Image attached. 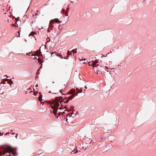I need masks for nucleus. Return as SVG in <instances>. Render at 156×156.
Listing matches in <instances>:
<instances>
[{
  "label": "nucleus",
  "mask_w": 156,
  "mask_h": 156,
  "mask_svg": "<svg viewBox=\"0 0 156 156\" xmlns=\"http://www.w3.org/2000/svg\"><path fill=\"white\" fill-rule=\"evenodd\" d=\"M54 20L56 23H60L61 22V21L58 19H55Z\"/></svg>",
  "instance_id": "423d86ee"
},
{
  "label": "nucleus",
  "mask_w": 156,
  "mask_h": 156,
  "mask_svg": "<svg viewBox=\"0 0 156 156\" xmlns=\"http://www.w3.org/2000/svg\"><path fill=\"white\" fill-rule=\"evenodd\" d=\"M36 34V32H34L33 31H32L31 32V33L29 35V36H33V35L34 34Z\"/></svg>",
  "instance_id": "9d476101"
},
{
  "label": "nucleus",
  "mask_w": 156,
  "mask_h": 156,
  "mask_svg": "<svg viewBox=\"0 0 156 156\" xmlns=\"http://www.w3.org/2000/svg\"><path fill=\"white\" fill-rule=\"evenodd\" d=\"M71 51L73 52L74 53H76L77 52L76 51H74V50H72Z\"/></svg>",
  "instance_id": "2eb2a0df"
},
{
  "label": "nucleus",
  "mask_w": 156,
  "mask_h": 156,
  "mask_svg": "<svg viewBox=\"0 0 156 156\" xmlns=\"http://www.w3.org/2000/svg\"><path fill=\"white\" fill-rule=\"evenodd\" d=\"M15 134V133H12V134H13V135L14 134Z\"/></svg>",
  "instance_id": "cd10ccee"
},
{
  "label": "nucleus",
  "mask_w": 156,
  "mask_h": 156,
  "mask_svg": "<svg viewBox=\"0 0 156 156\" xmlns=\"http://www.w3.org/2000/svg\"><path fill=\"white\" fill-rule=\"evenodd\" d=\"M6 76V77H8V76Z\"/></svg>",
  "instance_id": "72a5a7b5"
},
{
  "label": "nucleus",
  "mask_w": 156,
  "mask_h": 156,
  "mask_svg": "<svg viewBox=\"0 0 156 156\" xmlns=\"http://www.w3.org/2000/svg\"><path fill=\"white\" fill-rule=\"evenodd\" d=\"M82 60H84V61H86L87 62V61L86 59H83Z\"/></svg>",
  "instance_id": "aec40b11"
},
{
  "label": "nucleus",
  "mask_w": 156,
  "mask_h": 156,
  "mask_svg": "<svg viewBox=\"0 0 156 156\" xmlns=\"http://www.w3.org/2000/svg\"><path fill=\"white\" fill-rule=\"evenodd\" d=\"M63 13L64 15H66V16H67L68 15V12H67L66 11H63Z\"/></svg>",
  "instance_id": "0eeeda50"
},
{
  "label": "nucleus",
  "mask_w": 156,
  "mask_h": 156,
  "mask_svg": "<svg viewBox=\"0 0 156 156\" xmlns=\"http://www.w3.org/2000/svg\"><path fill=\"white\" fill-rule=\"evenodd\" d=\"M47 41H50V39L49 38H48L47 39Z\"/></svg>",
  "instance_id": "f3484780"
},
{
  "label": "nucleus",
  "mask_w": 156,
  "mask_h": 156,
  "mask_svg": "<svg viewBox=\"0 0 156 156\" xmlns=\"http://www.w3.org/2000/svg\"><path fill=\"white\" fill-rule=\"evenodd\" d=\"M42 97V95H40V96L38 97V99L39 101H41Z\"/></svg>",
  "instance_id": "9b49d317"
},
{
  "label": "nucleus",
  "mask_w": 156,
  "mask_h": 156,
  "mask_svg": "<svg viewBox=\"0 0 156 156\" xmlns=\"http://www.w3.org/2000/svg\"><path fill=\"white\" fill-rule=\"evenodd\" d=\"M93 62L94 63V68L95 67H97V66L98 65H96L97 63L98 62V61L97 60H96L94 62Z\"/></svg>",
  "instance_id": "20e7f679"
},
{
  "label": "nucleus",
  "mask_w": 156,
  "mask_h": 156,
  "mask_svg": "<svg viewBox=\"0 0 156 156\" xmlns=\"http://www.w3.org/2000/svg\"><path fill=\"white\" fill-rule=\"evenodd\" d=\"M66 112H68V111L67 110H65V112H59L57 114L58 115H60L61 114H62V115H63V114H65V113H67Z\"/></svg>",
  "instance_id": "7ed1b4c3"
},
{
  "label": "nucleus",
  "mask_w": 156,
  "mask_h": 156,
  "mask_svg": "<svg viewBox=\"0 0 156 156\" xmlns=\"http://www.w3.org/2000/svg\"><path fill=\"white\" fill-rule=\"evenodd\" d=\"M77 150H76V152H75V153H76V152H77Z\"/></svg>",
  "instance_id": "c85d7f7f"
},
{
  "label": "nucleus",
  "mask_w": 156,
  "mask_h": 156,
  "mask_svg": "<svg viewBox=\"0 0 156 156\" xmlns=\"http://www.w3.org/2000/svg\"><path fill=\"white\" fill-rule=\"evenodd\" d=\"M71 2H72V3H73V2H74V1H73H73H71Z\"/></svg>",
  "instance_id": "c756f323"
},
{
  "label": "nucleus",
  "mask_w": 156,
  "mask_h": 156,
  "mask_svg": "<svg viewBox=\"0 0 156 156\" xmlns=\"http://www.w3.org/2000/svg\"><path fill=\"white\" fill-rule=\"evenodd\" d=\"M59 91L60 93H61L62 92V91L61 90H60Z\"/></svg>",
  "instance_id": "5701e85b"
},
{
  "label": "nucleus",
  "mask_w": 156,
  "mask_h": 156,
  "mask_svg": "<svg viewBox=\"0 0 156 156\" xmlns=\"http://www.w3.org/2000/svg\"><path fill=\"white\" fill-rule=\"evenodd\" d=\"M68 119L67 118H66V121H67V122H69L68 121Z\"/></svg>",
  "instance_id": "412c9836"
},
{
  "label": "nucleus",
  "mask_w": 156,
  "mask_h": 156,
  "mask_svg": "<svg viewBox=\"0 0 156 156\" xmlns=\"http://www.w3.org/2000/svg\"><path fill=\"white\" fill-rule=\"evenodd\" d=\"M20 31H18V33H19H19H20Z\"/></svg>",
  "instance_id": "a878e982"
},
{
  "label": "nucleus",
  "mask_w": 156,
  "mask_h": 156,
  "mask_svg": "<svg viewBox=\"0 0 156 156\" xmlns=\"http://www.w3.org/2000/svg\"><path fill=\"white\" fill-rule=\"evenodd\" d=\"M103 57H105V55H103Z\"/></svg>",
  "instance_id": "2f4dec72"
},
{
  "label": "nucleus",
  "mask_w": 156,
  "mask_h": 156,
  "mask_svg": "<svg viewBox=\"0 0 156 156\" xmlns=\"http://www.w3.org/2000/svg\"><path fill=\"white\" fill-rule=\"evenodd\" d=\"M38 62H39L40 63L42 62V61L41 60V59L40 58H38Z\"/></svg>",
  "instance_id": "ddd939ff"
},
{
  "label": "nucleus",
  "mask_w": 156,
  "mask_h": 156,
  "mask_svg": "<svg viewBox=\"0 0 156 156\" xmlns=\"http://www.w3.org/2000/svg\"><path fill=\"white\" fill-rule=\"evenodd\" d=\"M73 93V91H69V93H68V94H71L72 95V94Z\"/></svg>",
  "instance_id": "4468645a"
},
{
  "label": "nucleus",
  "mask_w": 156,
  "mask_h": 156,
  "mask_svg": "<svg viewBox=\"0 0 156 156\" xmlns=\"http://www.w3.org/2000/svg\"><path fill=\"white\" fill-rule=\"evenodd\" d=\"M75 96V95L73 94L71 95L70 96L69 98V100H72L73 98Z\"/></svg>",
  "instance_id": "6e6552de"
},
{
  "label": "nucleus",
  "mask_w": 156,
  "mask_h": 156,
  "mask_svg": "<svg viewBox=\"0 0 156 156\" xmlns=\"http://www.w3.org/2000/svg\"><path fill=\"white\" fill-rule=\"evenodd\" d=\"M85 87L86 89H87V87H86V86H85Z\"/></svg>",
  "instance_id": "b1692460"
},
{
  "label": "nucleus",
  "mask_w": 156,
  "mask_h": 156,
  "mask_svg": "<svg viewBox=\"0 0 156 156\" xmlns=\"http://www.w3.org/2000/svg\"><path fill=\"white\" fill-rule=\"evenodd\" d=\"M6 153H11L14 156L17 154V152L14 151L13 149L10 146H3L0 147V155L5 154Z\"/></svg>",
  "instance_id": "f257e3e1"
},
{
  "label": "nucleus",
  "mask_w": 156,
  "mask_h": 156,
  "mask_svg": "<svg viewBox=\"0 0 156 156\" xmlns=\"http://www.w3.org/2000/svg\"><path fill=\"white\" fill-rule=\"evenodd\" d=\"M71 54H72V53H70V54H69V55H71Z\"/></svg>",
  "instance_id": "7c9ffc66"
},
{
  "label": "nucleus",
  "mask_w": 156,
  "mask_h": 156,
  "mask_svg": "<svg viewBox=\"0 0 156 156\" xmlns=\"http://www.w3.org/2000/svg\"><path fill=\"white\" fill-rule=\"evenodd\" d=\"M12 130H11V131H12Z\"/></svg>",
  "instance_id": "c9c22d12"
},
{
  "label": "nucleus",
  "mask_w": 156,
  "mask_h": 156,
  "mask_svg": "<svg viewBox=\"0 0 156 156\" xmlns=\"http://www.w3.org/2000/svg\"><path fill=\"white\" fill-rule=\"evenodd\" d=\"M37 86H38V85H37V84L36 85V87H37Z\"/></svg>",
  "instance_id": "bb28decb"
},
{
  "label": "nucleus",
  "mask_w": 156,
  "mask_h": 156,
  "mask_svg": "<svg viewBox=\"0 0 156 156\" xmlns=\"http://www.w3.org/2000/svg\"><path fill=\"white\" fill-rule=\"evenodd\" d=\"M63 101L64 103H68V102L69 101H68V100L64 99Z\"/></svg>",
  "instance_id": "f8f14e48"
},
{
  "label": "nucleus",
  "mask_w": 156,
  "mask_h": 156,
  "mask_svg": "<svg viewBox=\"0 0 156 156\" xmlns=\"http://www.w3.org/2000/svg\"><path fill=\"white\" fill-rule=\"evenodd\" d=\"M49 93H50V91L49 92Z\"/></svg>",
  "instance_id": "473e14b6"
},
{
  "label": "nucleus",
  "mask_w": 156,
  "mask_h": 156,
  "mask_svg": "<svg viewBox=\"0 0 156 156\" xmlns=\"http://www.w3.org/2000/svg\"><path fill=\"white\" fill-rule=\"evenodd\" d=\"M12 26H14V27H18V26L17 25V26L16 25V24H12Z\"/></svg>",
  "instance_id": "dca6fc26"
},
{
  "label": "nucleus",
  "mask_w": 156,
  "mask_h": 156,
  "mask_svg": "<svg viewBox=\"0 0 156 156\" xmlns=\"http://www.w3.org/2000/svg\"><path fill=\"white\" fill-rule=\"evenodd\" d=\"M41 52L40 50H38L36 51V54L38 56L41 55Z\"/></svg>",
  "instance_id": "1a4fd4ad"
},
{
  "label": "nucleus",
  "mask_w": 156,
  "mask_h": 156,
  "mask_svg": "<svg viewBox=\"0 0 156 156\" xmlns=\"http://www.w3.org/2000/svg\"><path fill=\"white\" fill-rule=\"evenodd\" d=\"M30 54H31V53L30 52H29L28 53H27V55H30Z\"/></svg>",
  "instance_id": "a211bd4d"
},
{
  "label": "nucleus",
  "mask_w": 156,
  "mask_h": 156,
  "mask_svg": "<svg viewBox=\"0 0 156 156\" xmlns=\"http://www.w3.org/2000/svg\"><path fill=\"white\" fill-rule=\"evenodd\" d=\"M60 102H59L57 100H56L53 101L51 104V107L53 109V113L56 116V114L57 112V109H61V107H60Z\"/></svg>",
  "instance_id": "f03ea898"
},
{
  "label": "nucleus",
  "mask_w": 156,
  "mask_h": 156,
  "mask_svg": "<svg viewBox=\"0 0 156 156\" xmlns=\"http://www.w3.org/2000/svg\"><path fill=\"white\" fill-rule=\"evenodd\" d=\"M18 135V133H17L16 134V136H15L16 138H17V135Z\"/></svg>",
  "instance_id": "6ab92c4d"
},
{
  "label": "nucleus",
  "mask_w": 156,
  "mask_h": 156,
  "mask_svg": "<svg viewBox=\"0 0 156 156\" xmlns=\"http://www.w3.org/2000/svg\"><path fill=\"white\" fill-rule=\"evenodd\" d=\"M10 55V53H9V55Z\"/></svg>",
  "instance_id": "f704fd0d"
},
{
  "label": "nucleus",
  "mask_w": 156,
  "mask_h": 156,
  "mask_svg": "<svg viewBox=\"0 0 156 156\" xmlns=\"http://www.w3.org/2000/svg\"><path fill=\"white\" fill-rule=\"evenodd\" d=\"M6 156H11L10 155H7Z\"/></svg>",
  "instance_id": "393cba45"
},
{
  "label": "nucleus",
  "mask_w": 156,
  "mask_h": 156,
  "mask_svg": "<svg viewBox=\"0 0 156 156\" xmlns=\"http://www.w3.org/2000/svg\"><path fill=\"white\" fill-rule=\"evenodd\" d=\"M94 63L93 62V61H92V62H88V64L90 66H93V67H94Z\"/></svg>",
  "instance_id": "39448f33"
},
{
  "label": "nucleus",
  "mask_w": 156,
  "mask_h": 156,
  "mask_svg": "<svg viewBox=\"0 0 156 156\" xmlns=\"http://www.w3.org/2000/svg\"><path fill=\"white\" fill-rule=\"evenodd\" d=\"M97 74H99V71L97 72Z\"/></svg>",
  "instance_id": "4be33fe9"
}]
</instances>
